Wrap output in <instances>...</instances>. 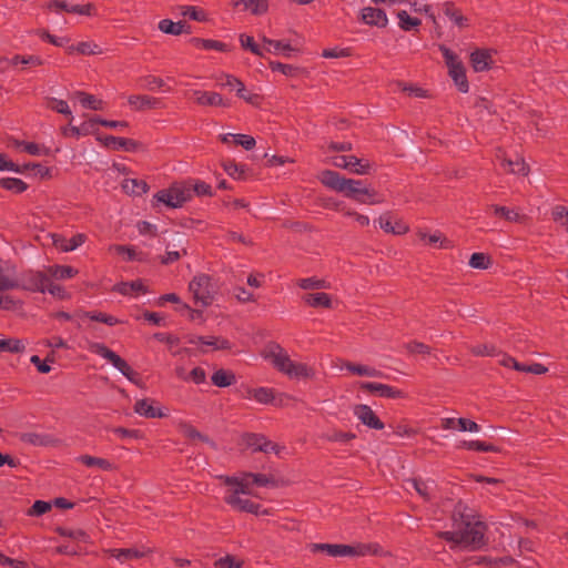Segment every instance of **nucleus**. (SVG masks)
Returning a JSON list of instances; mask_svg holds the SVG:
<instances>
[{
    "mask_svg": "<svg viewBox=\"0 0 568 568\" xmlns=\"http://www.w3.org/2000/svg\"><path fill=\"white\" fill-rule=\"evenodd\" d=\"M47 106L60 114L71 118V121H73L72 112L67 101L55 98H47Z\"/></svg>",
    "mask_w": 568,
    "mask_h": 568,
    "instance_id": "nucleus-49",
    "label": "nucleus"
},
{
    "mask_svg": "<svg viewBox=\"0 0 568 568\" xmlns=\"http://www.w3.org/2000/svg\"><path fill=\"white\" fill-rule=\"evenodd\" d=\"M244 398H254L261 404H272L276 400L274 390L267 387L258 388H245V393L242 394Z\"/></svg>",
    "mask_w": 568,
    "mask_h": 568,
    "instance_id": "nucleus-19",
    "label": "nucleus"
},
{
    "mask_svg": "<svg viewBox=\"0 0 568 568\" xmlns=\"http://www.w3.org/2000/svg\"><path fill=\"white\" fill-rule=\"evenodd\" d=\"M353 413L368 428L381 430L385 427L384 423L368 405H355Z\"/></svg>",
    "mask_w": 568,
    "mask_h": 568,
    "instance_id": "nucleus-8",
    "label": "nucleus"
},
{
    "mask_svg": "<svg viewBox=\"0 0 568 568\" xmlns=\"http://www.w3.org/2000/svg\"><path fill=\"white\" fill-rule=\"evenodd\" d=\"M17 267L10 262L0 266V291L18 290Z\"/></svg>",
    "mask_w": 568,
    "mask_h": 568,
    "instance_id": "nucleus-14",
    "label": "nucleus"
},
{
    "mask_svg": "<svg viewBox=\"0 0 568 568\" xmlns=\"http://www.w3.org/2000/svg\"><path fill=\"white\" fill-rule=\"evenodd\" d=\"M491 264L490 257L485 253H473L469 258V265L473 268L486 270Z\"/></svg>",
    "mask_w": 568,
    "mask_h": 568,
    "instance_id": "nucleus-56",
    "label": "nucleus"
},
{
    "mask_svg": "<svg viewBox=\"0 0 568 568\" xmlns=\"http://www.w3.org/2000/svg\"><path fill=\"white\" fill-rule=\"evenodd\" d=\"M45 273L49 278L65 280L75 276L79 271L70 265H52L47 268Z\"/></svg>",
    "mask_w": 568,
    "mask_h": 568,
    "instance_id": "nucleus-29",
    "label": "nucleus"
},
{
    "mask_svg": "<svg viewBox=\"0 0 568 568\" xmlns=\"http://www.w3.org/2000/svg\"><path fill=\"white\" fill-rule=\"evenodd\" d=\"M97 140L105 148L111 150H124L128 152H134L140 146L141 143L128 138H118L113 135H106V136H97Z\"/></svg>",
    "mask_w": 568,
    "mask_h": 568,
    "instance_id": "nucleus-10",
    "label": "nucleus"
},
{
    "mask_svg": "<svg viewBox=\"0 0 568 568\" xmlns=\"http://www.w3.org/2000/svg\"><path fill=\"white\" fill-rule=\"evenodd\" d=\"M223 170L233 179L244 180L245 175V165L237 164L232 160H225L222 162Z\"/></svg>",
    "mask_w": 568,
    "mask_h": 568,
    "instance_id": "nucleus-38",
    "label": "nucleus"
},
{
    "mask_svg": "<svg viewBox=\"0 0 568 568\" xmlns=\"http://www.w3.org/2000/svg\"><path fill=\"white\" fill-rule=\"evenodd\" d=\"M268 357L272 359V364L277 371L288 375V371L292 369L294 362L280 344L273 343L270 345Z\"/></svg>",
    "mask_w": 568,
    "mask_h": 568,
    "instance_id": "nucleus-9",
    "label": "nucleus"
},
{
    "mask_svg": "<svg viewBox=\"0 0 568 568\" xmlns=\"http://www.w3.org/2000/svg\"><path fill=\"white\" fill-rule=\"evenodd\" d=\"M397 18L399 20L398 26L404 31L417 29L422 24L420 19L410 17L405 10L398 11Z\"/></svg>",
    "mask_w": 568,
    "mask_h": 568,
    "instance_id": "nucleus-40",
    "label": "nucleus"
},
{
    "mask_svg": "<svg viewBox=\"0 0 568 568\" xmlns=\"http://www.w3.org/2000/svg\"><path fill=\"white\" fill-rule=\"evenodd\" d=\"M443 11L445 16L449 18L457 27H467L468 19L463 16L462 11L455 6L453 1L444 2Z\"/></svg>",
    "mask_w": 568,
    "mask_h": 568,
    "instance_id": "nucleus-24",
    "label": "nucleus"
},
{
    "mask_svg": "<svg viewBox=\"0 0 568 568\" xmlns=\"http://www.w3.org/2000/svg\"><path fill=\"white\" fill-rule=\"evenodd\" d=\"M297 285L302 290H321V288L329 287V284L325 280L316 278V277L301 278L297 282Z\"/></svg>",
    "mask_w": 568,
    "mask_h": 568,
    "instance_id": "nucleus-51",
    "label": "nucleus"
},
{
    "mask_svg": "<svg viewBox=\"0 0 568 568\" xmlns=\"http://www.w3.org/2000/svg\"><path fill=\"white\" fill-rule=\"evenodd\" d=\"M303 301L311 307L331 308L332 298L327 293H308L303 296Z\"/></svg>",
    "mask_w": 568,
    "mask_h": 568,
    "instance_id": "nucleus-25",
    "label": "nucleus"
},
{
    "mask_svg": "<svg viewBox=\"0 0 568 568\" xmlns=\"http://www.w3.org/2000/svg\"><path fill=\"white\" fill-rule=\"evenodd\" d=\"M180 239H181V241L176 245L180 250H175V251L168 250L165 255L161 256V264L169 265L173 262L179 261L181 258V256L187 255V250L184 246V239L183 237H180Z\"/></svg>",
    "mask_w": 568,
    "mask_h": 568,
    "instance_id": "nucleus-43",
    "label": "nucleus"
},
{
    "mask_svg": "<svg viewBox=\"0 0 568 568\" xmlns=\"http://www.w3.org/2000/svg\"><path fill=\"white\" fill-rule=\"evenodd\" d=\"M202 345L212 346L214 349H231L229 339L219 336H203Z\"/></svg>",
    "mask_w": 568,
    "mask_h": 568,
    "instance_id": "nucleus-54",
    "label": "nucleus"
},
{
    "mask_svg": "<svg viewBox=\"0 0 568 568\" xmlns=\"http://www.w3.org/2000/svg\"><path fill=\"white\" fill-rule=\"evenodd\" d=\"M72 121L70 120V123L68 126L61 128V134L63 136H81V135H88L91 133V130H89V123H82L80 126H75L71 124Z\"/></svg>",
    "mask_w": 568,
    "mask_h": 568,
    "instance_id": "nucleus-50",
    "label": "nucleus"
},
{
    "mask_svg": "<svg viewBox=\"0 0 568 568\" xmlns=\"http://www.w3.org/2000/svg\"><path fill=\"white\" fill-rule=\"evenodd\" d=\"M91 353L100 355L108 359L112 365L119 369L130 382L138 384L139 373L133 371L132 367L115 352L111 351L105 344L99 342H91L88 346Z\"/></svg>",
    "mask_w": 568,
    "mask_h": 568,
    "instance_id": "nucleus-4",
    "label": "nucleus"
},
{
    "mask_svg": "<svg viewBox=\"0 0 568 568\" xmlns=\"http://www.w3.org/2000/svg\"><path fill=\"white\" fill-rule=\"evenodd\" d=\"M189 290L193 294L196 303L203 307L213 303L214 294L212 291V278L206 274H200L193 277L189 284Z\"/></svg>",
    "mask_w": 568,
    "mask_h": 568,
    "instance_id": "nucleus-5",
    "label": "nucleus"
},
{
    "mask_svg": "<svg viewBox=\"0 0 568 568\" xmlns=\"http://www.w3.org/2000/svg\"><path fill=\"white\" fill-rule=\"evenodd\" d=\"M110 250L120 255L125 254L126 261L149 262L150 260L148 253L136 251L133 246L130 245L114 244L110 246Z\"/></svg>",
    "mask_w": 568,
    "mask_h": 568,
    "instance_id": "nucleus-23",
    "label": "nucleus"
},
{
    "mask_svg": "<svg viewBox=\"0 0 568 568\" xmlns=\"http://www.w3.org/2000/svg\"><path fill=\"white\" fill-rule=\"evenodd\" d=\"M77 315L88 317L92 321L100 322L109 326H114L120 323L116 317L102 312H81L77 313Z\"/></svg>",
    "mask_w": 568,
    "mask_h": 568,
    "instance_id": "nucleus-39",
    "label": "nucleus"
},
{
    "mask_svg": "<svg viewBox=\"0 0 568 568\" xmlns=\"http://www.w3.org/2000/svg\"><path fill=\"white\" fill-rule=\"evenodd\" d=\"M240 43L243 49L250 50L255 55L263 57V52L260 45L255 43L253 37L247 34H241Z\"/></svg>",
    "mask_w": 568,
    "mask_h": 568,
    "instance_id": "nucleus-64",
    "label": "nucleus"
},
{
    "mask_svg": "<svg viewBox=\"0 0 568 568\" xmlns=\"http://www.w3.org/2000/svg\"><path fill=\"white\" fill-rule=\"evenodd\" d=\"M468 508L458 503L453 511L454 530L438 531L437 537L473 550L486 545L485 532L487 526L484 521L475 520L474 515L467 513Z\"/></svg>",
    "mask_w": 568,
    "mask_h": 568,
    "instance_id": "nucleus-1",
    "label": "nucleus"
},
{
    "mask_svg": "<svg viewBox=\"0 0 568 568\" xmlns=\"http://www.w3.org/2000/svg\"><path fill=\"white\" fill-rule=\"evenodd\" d=\"M79 460L87 467L97 466L106 471H111V470L115 469V466L111 462H109L108 459H104V458H100V457L82 455V456H80Z\"/></svg>",
    "mask_w": 568,
    "mask_h": 568,
    "instance_id": "nucleus-35",
    "label": "nucleus"
},
{
    "mask_svg": "<svg viewBox=\"0 0 568 568\" xmlns=\"http://www.w3.org/2000/svg\"><path fill=\"white\" fill-rule=\"evenodd\" d=\"M113 291L122 295H129L132 292L146 293V287L141 280H136L132 282H120L114 285Z\"/></svg>",
    "mask_w": 568,
    "mask_h": 568,
    "instance_id": "nucleus-33",
    "label": "nucleus"
},
{
    "mask_svg": "<svg viewBox=\"0 0 568 568\" xmlns=\"http://www.w3.org/2000/svg\"><path fill=\"white\" fill-rule=\"evenodd\" d=\"M418 237L423 241H427L429 244H435L437 242H440V247L443 248H449L452 247V242L444 237L440 232H436L432 235H427L425 232L419 231L417 233Z\"/></svg>",
    "mask_w": 568,
    "mask_h": 568,
    "instance_id": "nucleus-52",
    "label": "nucleus"
},
{
    "mask_svg": "<svg viewBox=\"0 0 568 568\" xmlns=\"http://www.w3.org/2000/svg\"><path fill=\"white\" fill-rule=\"evenodd\" d=\"M77 95L79 97L80 103L83 108L94 111L103 110L102 100H98L94 95L82 91L77 92Z\"/></svg>",
    "mask_w": 568,
    "mask_h": 568,
    "instance_id": "nucleus-46",
    "label": "nucleus"
},
{
    "mask_svg": "<svg viewBox=\"0 0 568 568\" xmlns=\"http://www.w3.org/2000/svg\"><path fill=\"white\" fill-rule=\"evenodd\" d=\"M128 102L136 111L156 109L161 104L160 99L146 94L130 95Z\"/></svg>",
    "mask_w": 568,
    "mask_h": 568,
    "instance_id": "nucleus-18",
    "label": "nucleus"
},
{
    "mask_svg": "<svg viewBox=\"0 0 568 568\" xmlns=\"http://www.w3.org/2000/svg\"><path fill=\"white\" fill-rule=\"evenodd\" d=\"M475 356H494L498 354L497 347L493 344H478L469 347Z\"/></svg>",
    "mask_w": 568,
    "mask_h": 568,
    "instance_id": "nucleus-59",
    "label": "nucleus"
},
{
    "mask_svg": "<svg viewBox=\"0 0 568 568\" xmlns=\"http://www.w3.org/2000/svg\"><path fill=\"white\" fill-rule=\"evenodd\" d=\"M325 439L333 443H347L356 438V435L352 432L334 430L331 434H326Z\"/></svg>",
    "mask_w": 568,
    "mask_h": 568,
    "instance_id": "nucleus-62",
    "label": "nucleus"
},
{
    "mask_svg": "<svg viewBox=\"0 0 568 568\" xmlns=\"http://www.w3.org/2000/svg\"><path fill=\"white\" fill-rule=\"evenodd\" d=\"M315 375L314 369L303 363H295L291 371H288V377L291 378H313Z\"/></svg>",
    "mask_w": 568,
    "mask_h": 568,
    "instance_id": "nucleus-47",
    "label": "nucleus"
},
{
    "mask_svg": "<svg viewBox=\"0 0 568 568\" xmlns=\"http://www.w3.org/2000/svg\"><path fill=\"white\" fill-rule=\"evenodd\" d=\"M199 196H212V187L204 181L192 183H173L170 187L160 190L153 196L156 203H163L168 207L178 209L190 201L193 194Z\"/></svg>",
    "mask_w": 568,
    "mask_h": 568,
    "instance_id": "nucleus-3",
    "label": "nucleus"
},
{
    "mask_svg": "<svg viewBox=\"0 0 568 568\" xmlns=\"http://www.w3.org/2000/svg\"><path fill=\"white\" fill-rule=\"evenodd\" d=\"M16 145L23 146V150L31 155H48L50 153V149L45 146L41 148L39 144L34 142L16 141Z\"/></svg>",
    "mask_w": 568,
    "mask_h": 568,
    "instance_id": "nucleus-57",
    "label": "nucleus"
},
{
    "mask_svg": "<svg viewBox=\"0 0 568 568\" xmlns=\"http://www.w3.org/2000/svg\"><path fill=\"white\" fill-rule=\"evenodd\" d=\"M49 276L45 272L27 270L18 277V288L29 292L44 293Z\"/></svg>",
    "mask_w": 568,
    "mask_h": 568,
    "instance_id": "nucleus-6",
    "label": "nucleus"
},
{
    "mask_svg": "<svg viewBox=\"0 0 568 568\" xmlns=\"http://www.w3.org/2000/svg\"><path fill=\"white\" fill-rule=\"evenodd\" d=\"M494 63L491 53L486 49H476L470 53V64L475 72L487 71Z\"/></svg>",
    "mask_w": 568,
    "mask_h": 568,
    "instance_id": "nucleus-16",
    "label": "nucleus"
},
{
    "mask_svg": "<svg viewBox=\"0 0 568 568\" xmlns=\"http://www.w3.org/2000/svg\"><path fill=\"white\" fill-rule=\"evenodd\" d=\"M236 94L239 98L243 99L244 101L254 106H260L263 100V98L260 94L248 92L245 85L239 88Z\"/></svg>",
    "mask_w": 568,
    "mask_h": 568,
    "instance_id": "nucleus-63",
    "label": "nucleus"
},
{
    "mask_svg": "<svg viewBox=\"0 0 568 568\" xmlns=\"http://www.w3.org/2000/svg\"><path fill=\"white\" fill-rule=\"evenodd\" d=\"M487 211H491L494 215L501 217L508 222L523 223L527 220L526 215L519 214L513 209L498 204L488 205Z\"/></svg>",
    "mask_w": 568,
    "mask_h": 568,
    "instance_id": "nucleus-20",
    "label": "nucleus"
},
{
    "mask_svg": "<svg viewBox=\"0 0 568 568\" xmlns=\"http://www.w3.org/2000/svg\"><path fill=\"white\" fill-rule=\"evenodd\" d=\"M361 20L368 24L377 28H385L387 26V16L383 9L366 7L361 11Z\"/></svg>",
    "mask_w": 568,
    "mask_h": 568,
    "instance_id": "nucleus-13",
    "label": "nucleus"
},
{
    "mask_svg": "<svg viewBox=\"0 0 568 568\" xmlns=\"http://www.w3.org/2000/svg\"><path fill=\"white\" fill-rule=\"evenodd\" d=\"M52 507V504L44 500H36L33 505L28 509L27 515L31 517H39L48 513Z\"/></svg>",
    "mask_w": 568,
    "mask_h": 568,
    "instance_id": "nucleus-60",
    "label": "nucleus"
},
{
    "mask_svg": "<svg viewBox=\"0 0 568 568\" xmlns=\"http://www.w3.org/2000/svg\"><path fill=\"white\" fill-rule=\"evenodd\" d=\"M26 344L19 338H4L0 339V353L7 352L12 354L23 353Z\"/></svg>",
    "mask_w": 568,
    "mask_h": 568,
    "instance_id": "nucleus-36",
    "label": "nucleus"
},
{
    "mask_svg": "<svg viewBox=\"0 0 568 568\" xmlns=\"http://www.w3.org/2000/svg\"><path fill=\"white\" fill-rule=\"evenodd\" d=\"M243 566L244 560L237 559L232 555H226L214 562L215 568H242Z\"/></svg>",
    "mask_w": 568,
    "mask_h": 568,
    "instance_id": "nucleus-55",
    "label": "nucleus"
},
{
    "mask_svg": "<svg viewBox=\"0 0 568 568\" xmlns=\"http://www.w3.org/2000/svg\"><path fill=\"white\" fill-rule=\"evenodd\" d=\"M459 448H465L468 450H476V452H494L499 453L500 449L489 443L480 442V440H464L460 443Z\"/></svg>",
    "mask_w": 568,
    "mask_h": 568,
    "instance_id": "nucleus-37",
    "label": "nucleus"
},
{
    "mask_svg": "<svg viewBox=\"0 0 568 568\" xmlns=\"http://www.w3.org/2000/svg\"><path fill=\"white\" fill-rule=\"evenodd\" d=\"M133 410L134 413L146 418H162L166 416V414L163 413L160 408L153 407L152 400L149 398L136 400L133 406Z\"/></svg>",
    "mask_w": 568,
    "mask_h": 568,
    "instance_id": "nucleus-21",
    "label": "nucleus"
},
{
    "mask_svg": "<svg viewBox=\"0 0 568 568\" xmlns=\"http://www.w3.org/2000/svg\"><path fill=\"white\" fill-rule=\"evenodd\" d=\"M348 171L356 174H368L372 170V164L368 161H363L355 155H348Z\"/></svg>",
    "mask_w": 568,
    "mask_h": 568,
    "instance_id": "nucleus-42",
    "label": "nucleus"
},
{
    "mask_svg": "<svg viewBox=\"0 0 568 568\" xmlns=\"http://www.w3.org/2000/svg\"><path fill=\"white\" fill-rule=\"evenodd\" d=\"M52 239L53 245L57 248L61 250L62 252H70L81 246L85 242L87 236L83 233H78L71 239H65L62 235L54 234Z\"/></svg>",
    "mask_w": 568,
    "mask_h": 568,
    "instance_id": "nucleus-17",
    "label": "nucleus"
},
{
    "mask_svg": "<svg viewBox=\"0 0 568 568\" xmlns=\"http://www.w3.org/2000/svg\"><path fill=\"white\" fill-rule=\"evenodd\" d=\"M268 65L272 71H278L287 77H296L301 71V69L298 67H294L292 64H285V63L277 62V61H271L268 63Z\"/></svg>",
    "mask_w": 568,
    "mask_h": 568,
    "instance_id": "nucleus-53",
    "label": "nucleus"
},
{
    "mask_svg": "<svg viewBox=\"0 0 568 568\" xmlns=\"http://www.w3.org/2000/svg\"><path fill=\"white\" fill-rule=\"evenodd\" d=\"M193 94L195 95V103L202 106H231V101L224 99L217 92L195 90Z\"/></svg>",
    "mask_w": 568,
    "mask_h": 568,
    "instance_id": "nucleus-12",
    "label": "nucleus"
},
{
    "mask_svg": "<svg viewBox=\"0 0 568 568\" xmlns=\"http://www.w3.org/2000/svg\"><path fill=\"white\" fill-rule=\"evenodd\" d=\"M243 4L246 10H250L254 16H261L267 12V0H234V7Z\"/></svg>",
    "mask_w": 568,
    "mask_h": 568,
    "instance_id": "nucleus-28",
    "label": "nucleus"
},
{
    "mask_svg": "<svg viewBox=\"0 0 568 568\" xmlns=\"http://www.w3.org/2000/svg\"><path fill=\"white\" fill-rule=\"evenodd\" d=\"M245 477H250L252 479V483L260 487H281L288 485V481L275 478L273 475L245 473Z\"/></svg>",
    "mask_w": 568,
    "mask_h": 568,
    "instance_id": "nucleus-22",
    "label": "nucleus"
},
{
    "mask_svg": "<svg viewBox=\"0 0 568 568\" xmlns=\"http://www.w3.org/2000/svg\"><path fill=\"white\" fill-rule=\"evenodd\" d=\"M75 51L83 55H95L102 53L101 48L91 41L79 42L75 47Z\"/></svg>",
    "mask_w": 568,
    "mask_h": 568,
    "instance_id": "nucleus-58",
    "label": "nucleus"
},
{
    "mask_svg": "<svg viewBox=\"0 0 568 568\" xmlns=\"http://www.w3.org/2000/svg\"><path fill=\"white\" fill-rule=\"evenodd\" d=\"M264 435L255 434V433H244L242 435V442L248 447L252 448L253 452H258L257 447H262Z\"/></svg>",
    "mask_w": 568,
    "mask_h": 568,
    "instance_id": "nucleus-61",
    "label": "nucleus"
},
{
    "mask_svg": "<svg viewBox=\"0 0 568 568\" xmlns=\"http://www.w3.org/2000/svg\"><path fill=\"white\" fill-rule=\"evenodd\" d=\"M122 187L126 194L142 195L149 191V185L144 180L126 179Z\"/></svg>",
    "mask_w": 568,
    "mask_h": 568,
    "instance_id": "nucleus-30",
    "label": "nucleus"
},
{
    "mask_svg": "<svg viewBox=\"0 0 568 568\" xmlns=\"http://www.w3.org/2000/svg\"><path fill=\"white\" fill-rule=\"evenodd\" d=\"M212 384L217 387H229L236 382V376L232 371L220 368L211 376Z\"/></svg>",
    "mask_w": 568,
    "mask_h": 568,
    "instance_id": "nucleus-27",
    "label": "nucleus"
},
{
    "mask_svg": "<svg viewBox=\"0 0 568 568\" xmlns=\"http://www.w3.org/2000/svg\"><path fill=\"white\" fill-rule=\"evenodd\" d=\"M224 501L233 509L242 513H250L253 515H260L261 513L266 514L267 511H261L262 506L247 498L237 496L236 493H227L224 497Z\"/></svg>",
    "mask_w": 568,
    "mask_h": 568,
    "instance_id": "nucleus-7",
    "label": "nucleus"
},
{
    "mask_svg": "<svg viewBox=\"0 0 568 568\" xmlns=\"http://www.w3.org/2000/svg\"><path fill=\"white\" fill-rule=\"evenodd\" d=\"M180 429L183 435L189 439H199L203 443H206L212 446V448L216 449V444L210 439L206 435L201 434L194 426L187 423L180 424Z\"/></svg>",
    "mask_w": 568,
    "mask_h": 568,
    "instance_id": "nucleus-31",
    "label": "nucleus"
},
{
    "mask_svg": "<svg viewBox=\"0 0 568 568\" xmlns=\"http://www.w3.org/2000/svg\"><path fill=\"white\" fill-rule=\"evenodd\" d=\"M372 552V546L366 544L343 545L342 557H362Z\"/></svg>",
    "mask_w": 568,
    "mask_h": 568,
    "instance_id": "nucleus-34",
    "label": "nucleus"
},
{
    "mask_svg": "<svg viewBox=\"0 0 568 568\" xmlns=\"http://www.w3.org/2000/svg\"><path fill=\"white\" fill-rule=\"evenodd\" d=\"M312 552H326L332 557H342V544H311Z\"/></svg>",
    "mask_w": 568,
    "mask_h": 568,
    "instance_id": "nucleus-45",
    "label": "nucleus"
},
{
    "mask_svg": "<svg viewBox=\"0 0 568 568\" xmlns=\"http://www.w3.org/2000/svg\"><path fill=\"white\" fill-rule=\"evenodd\" d=\"M448 72H449V75L452 77V79L454 80L456 87L458 88V90L463 93L468 92L469 84H468V80L466 77V70H465L464 64L454 65L453 69L448 70Z\"/></svg>",
    "mask_w": 568,
    "mask_h": 568,
    "instance_id": "nucleus-26",
    "label": "nucleus"
},
{
    "mask_svg": "<svg viewBox=\"0 0 568 568\" xmlns=\"http://www.w3.org/2000/svg\"><path fill=\"white\" fill-rule=\"evenodd\" d=\"M345 367L358 376L379 377L382 375L379 371L361 364L347 363Z\"/></svg>",
    "mask_w": 568,
    "mask_h": 568,
    "instance_id": "nucleus-48",
    "label": "nucleus"
},
{
    "mask_svg": "<svg viewBox=\"0 0 568 568\" xmlns=\"http://www.w3.org/2000/svg\"><path fill=\"white\" fill-rule=\"evenodd\" d=\"M501 166L508 172L514 174L527 175L529 173V166L525 163L523 158H518L515 161L510 159H504Z\"/></svg>",
    "mask_w": 568,
    "mask_h": 568,
    "instance_id": "nucleus-32",
    "label": "nucleus"
},
{
    "mask_svg": "<svg viewBox=\"0 0 568 568\" xmlns=\"http://www.w3.org/2000/svg\"><path fill=\"white\" fill-rule=\"evenodd\" d=\"M0 186L17 194L22 193L28 189V184L21 179L17 178L0 179Z\"/></svg>",
    "mask_w": 568,
    "mask_h": 568,
    "instance_id": "nucleus-44",
    "label": "nucleus"
},
{
    "mask_svg": "<svg viewBox=\"0 0 568 568\" xmlns=\"http://www.w3.org/2000/svg\"><path fill=\"white\" fill-rule=\"evenodd\" d=\"M320 181L326 187L339 192L344 196L361 204H376L384 201L377 197L378 193L376 190L367 187L363 181L346 179L333 170L322 171Z\"/></svg>",
    "mask_w": 568,
    "mask_h": 568,
    "instance_id": "nucleus-2",
    "label": "nucleus"
},
{
    "mask_svg": "<svg viewBox=\"0 0 568 568\" xmlns=\"http://www.w3.org/2000/svg\"><path fill=\"white\" fill-rule=\"evenodd\" d=\"M359 388L369 393H376L381 397L385 398H404L405 393L400 389H397L393 386L374 383V382H362L359 384Z\"/></svg>",
    "mask_w": 568,
    "mask_h": 568,
    "instance_id": "nucleus-11",
    "label": "nucleus"
},
{
    "mask_svg": "<svg viewBox=\"0 0 568 568\" xmlns=\"http://www.w3.org/2000/svg\"><path fill=\"white\" fill-rule=\"evenodd\" d=\"M19 439L24 444L40 447H53L59 445L60 443L58 438L53 437L50 434L39 433H22L20 434Z\"/></svg>",
    "mask_w": 568,
    "mask_h": 568,
    "instance_id": "nucleus-15",
    "label": "nucleus"
},
{
    "mask_svg": "<svg viewBox=\"0 0 568 568\" xmlns=\"http://www.w3.org/2000/svg\"><path fill=\"white\" fill-rule=\"evenodd\" d=\"M185 27V21L174 22L170 19H163L159 22V29L163 33L179 36L183 33V28Z\"/></svg>",
    "mask_w": 568,
    "mask_h": 568,
    "instance_id": "nucleus-41",
    "label": "nucleus"
}]
</instances>
